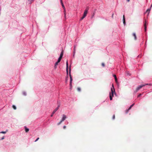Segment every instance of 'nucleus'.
Wrapping results in <instances>:
<instances>
[{
	"label": "nucleus",
	"instance_id": "obj_1",
	"mask_svg": "<svg viewBox=\"0 0 152 152\" xmlns=\"http://www.w3.org/2000/svg\"><path fill=\"white\" fill-rule=\"evenodd\" d=\"M112 87L113 89L112 88H111V92L110 93V99L111 100H112V97L114 96V92L115 93V89L114 88L113 85H112Z\"/></svg>",
	"mask_w": 152,
	"mask_h": 152
},
{
	"label": "nucleus",
	"instance_id": "obj_2",
	"mask_svg": "<svg viewBox=\"0 0 152 152\" xmlns=\"http://www.w3.org/2000/svg\"><path fill=\"white\" fill-rule=\"evenodd\" d=\"M150 85V84H147L145 83L144 84L142 85H140L139 86L137 87L136 89V90L135 91V92H137L138 90H139L140 88H141L142 87L145 86V85Z\"/></svg>",
	"mask_w": 152,
	"mask_h": 152
},
{
	"label": "nucleus",
	"instance_id": "obj_3",
	"mask_svg": "<svg viewBox=\"0 0 152 152\" xmlns=\"http://www.w3.org/2000/svg\"><path fill=\"white\" fill-rule=\"evenodd\" d=\"M59 105H58L53 111L52 114L51 115V116L52 117L53 115L55 113V112L58 110Z\"/></svg>",
	"mask_w": 152,
	"mask_h": 152
},
{
	"label": "nucleus",
	"instance_id": "obj_4",
	"mask_svg": "<svg viewBox=\"0 0 152 152\" xmlns=\"http://www.w3.org/2000/svg\"><path fill=\"white\" fill-rule=\"evenodd\" d=\"M88 10V7H87L85 10L83 15L84 16H86Z\"/></svg>",
	"mask_w": 152,
	"mask_h": 152
},
{
	"label": "nucleus",
	"instance_id": "obj_5",
	"mask_svg": "<svg viewBox=\"0 0 152 152\" xmlns=\"http://www.w3.org/2000/svg\"><path fill=\"white\" fill-rule=\"evenodd\" d=\"M61 2L62 5V6L63 8V9L64 10V15H65V17L66 16V10H65V7L64 5L63 4V2L62 1V0L61 1Z\"/></svg>",
	"mask_w": 152,
	"mask_h": 152
},
{
	"label": "nucleus",
	"instance_id": "obj_6",
	"mask_svg": "<svg viewBox=\"0 0 152 152\" xmlns=\"http://www.w3.org/2000/svg\"><path fill=\"white\" fill-rule=\"evenodd\" d=\"M68 61H67L66 63V71L67 72V74L68 75Z\"/></svg>",
	"mask_w": 152,
	"mask_h": 152
},
{
	"label": "nucleus",
	"instance_id": "obj_7",
	"mask_svg": "<svg viewBox=\"0 0 152 152\" xmlns=\"http://www.w3.org/2000/svg\"><path fill=\"white\" fill-rule=\"evenodd\" d=\"M70 68H69V76L70 77V81H72V76L71 75V74H70Z\"/></svg>",
	"mask_w": 152,
	"mask_h": 152
},
{
	"label": "nucleus",
	"instance_id": "obj_8",
	"mask_svg": "<svg viewBox=\"0 0 152 152\" xmlns=\"http://www.w3.org/2000/svg\"><path fill=\"white\" fill-rule=\"evenodd\" d=\"M66 118V116L64 115H63V117H62V119L61 120H62V121H64L65 120V119Z\"/></svg>",
	"mask_w": 152,
	"mask_h": 152
},
{
	"label": "nucleus",
	"instance_id": "obj_9",
	"mask_svg": "<svg viewBox=\"0 0 152 152\" xmlns=\"http://www.w3.org/2000/svg\"><path fill=\"white\" fill-rule=\"evenodd\" d=\"M24 128H25V132H28L29 131V129H28L27 128L26 126H25Z\"/></svg>",
	"mask_w": 152,
	"mask_h": 152
},
{
	"label": "nucleus",
	"instance_id": "obj_10",
	"mask_svg": "<svg viewBox=\"0 0 152 152\" xmlns=\"http://www.w3.org/2000/svg\"><path fill=\"white\" fill-rule=\"evenodd\" d=\"M133 36L134 37V39L136 40L137 39V37L135 33H133Z\"/></svg>",
	"mask_w": 152,
	"mask_h": 152
},
{
	"label": "nucleus",
	"instance_id": "obj_11",
	"mask_svg": "<svg viewBox=\"0 0 152 152\" xmlns=\"http://www.w3.org/2000/svg\"><path fill=\"white\" fill-rule=\"evenodd\" d=\"M113 77H114L115 78L116 82L117 83V78L116 75H113Z\"/></svg>",
	"mask_w": 152,
	"mask_h": 152
},
{
	"label": "nucleus",
	"instance_id": "obj_12",
	"mask_svg": "<svg viewBox=\"0 0 152 152\" xmlns=\"http://www.w3.org/2000/svg\"><path fill=\"white\" fill-rule=\"evenodd\" d=\"M134 105V104H132L130 107L129 108V109H128V110H127V112H128V111Z\"/></svg>",
	"mask_w": 152,
	"mask_h": 152
},
{
	"label": "nucleus",
	"instance_id": "obj_13",
	"mask_svg": "<svg viewBox=\"0 0 152 152\" xmlns=\"http://www.w3.org/2000/svg\"><path fill=\"white\" fill-rule=\"evenodd\" d=\"M63 53H63V50L61 53V54H60V56H61V57H62L63 55Z\"/></svg>",
	"mask_w": 152,
	"mask_h": 152
},
{
	"label": "nucleus",
	"instance_id": "obj_14",
	"mask_svg": "<svg viewBox=\"0 0 152 152\" xmlns=\"http://www.w3.org/2000/svg\"><path fill=\"white\" fill-rule=\"evenodd\" d=\"M144 28H145V31H146V23H145L144 24Z\"/></svg>",
	"mask_w": 152,
	"mask_h": 152
},
{
	"label": "nucleus",
	"instance_id": "obj_15",
	"mask_svg": "<svg viewBox=\"0 0 152 152\" xmlns=\"http://www.w3.org/2000/svg\"><path fill=\"white\" fill-rule=\"evenodd\" d=\"M63 121H62V120H61L59 123H58L57 124V125H59L61 123L63 122Z\"/></svg>",
	"mask_w": 152,
	"mask_h": 152
},
{
	"label": "nucleus",
	"instance_id": "obj_16",
	"mask_svg": "<svg viewBox=\"0 0 152 152\" xmlns=\"http://www.w3.org/2000/svg\"><path fill=\"white\" fill-rule=\"evenodd\" d=\"M6 132H7V131H5V132L2 131L1 132H0V133L4 134H6Z\"/></svg>",
	"mask_w": 152,
	"mask_h": 152
},
{
	"label": "nucleus",
	"instance_id": "obj_17",
	"mask_svg": "<svg viewBox=\"0 0 152 152\" xmlns=\"http://www.w3.org/2000/svg\"><path fill=\"white\" fill-rule=\"evenodd\" d=\"M12 108L16 110V107L14 105H13L12 106Z\"/></svg>",
	"mask_w": 152,
	"mask_h": 152
},
{
	"label": "nucleus",
	"instance_id": "obj_18",
	"mask_svg": "<svg viewBox=\"0 0 152 152\" xmlns=\"http://www.w3.org/2000/svg\"><path fill=\"white\" fill-rule=\"evenodd\" d=\"M95 15V12H94V13H93V15L91 16V18H92L94 17V15Z\"/></svg>",
	"mask_w": 152,
	"mask_h": 152
},
{
	"label": "nucleus",
	"instance_id": "obj_19",
	"mask_svg": "<svg viewBox=\"0 0 152 152\" xmlns=\"http://www.w3.org/2000/svg\"><path fill=\"white\" fill-rule=\"evenodd\" d=\"M86 17V16H84V15H83V16L81 18V20H82L83 19Z\"/></svg>",
	"mask_w": 152,
	"mask_h": 152
},
{
	"label": "nucleus",
	"instance_id": "obj_20",
	"mask_svg": "<svg viewBox=\"0 0 152 152\" xmlns=\"http://www.w3.org/2000/svg\"><path fill=\"white\" fill-rule=\"evenodd\" d=\"M72 81H70V89H71L72 87Z\"/></svg>",
	"mask_w": 152,
	"mask_h": 152
},
{
	"label": "nucleus",
	"instance_id": "obj_21",
	"mask_svg": "<svg viewBox=\"0 0 152 152\" xmlns=\"http://www.w3.org/2000/svg\"><path fill=\"white\" fill-rule=\"evenodd\" d=\"M150 10H151L150 8V9H148L147 10L146 12H149L150 11Z\"/></svg>",
	"mask_w": 152,
	"mask_h": 152
},
{
	"label": "nucleus",
	"instance_id": "obj_22",
	"mask_svg": "<svg viewBox=\"0 0 152 152\" xmlns=\"http://www.w3.org/2000/svg\"><path fill=\"white\" fill-rule=\"evenodd\" d=\"M77 90L78 91H80L81 90V89L80 88H77Z\"/></svg>",
	"mask_w": 152,
	"mask_h": 152
},
{
	"label": "nucleus",
	"instance_id": "obj_23",
	"mask_svg": "<svg viewBox=\"0 0 152 152\" xmlns=\"http://www.w3.org/2000/svg\"><path fill=\"white\" fill-rule=\"evenodd\" d=\"M115 115H113V119H115Z\"/></svg>",
	"mask_w": 152,
	"mask_h": 152
},
{
	"label": "nucleus",
	"instance_id": "obj_24",
	"mask_svg": "<svg viewBox=\"0 0 152 152\" xmlns=\"http://www.w3.org/2000/svg\"><path fill=\"white\" fill-rule=\"evenodd\" d=\"M123 21H125V17H124V15L123 16Z\"/></svg>",
	"mask_w": 152,
	"mask_h": 152
},
{
	"label": "nucleus",
	"instance_id": "obj_25",
	"mask_svg": "<svg viewBox=\"0 0 152 152\" xmlns=\"http://www.w3.org/2000/svg\"><path fill=\"white\" fill-rule=\"evenodd\" d=\"M102 65L103 66V67H104L105 66V64H104V63H102Z\"/></svg>",
	"mask_w": 152,
	"mask_h": 152
},
{
	"label": "nucleus",
	"instance_id": "obj_26",
	"mask_svg": "<svg viewBox=\"0 0 152 152\" xmlns=\"http://www.w3.org/2000/svg\"><path fill=\"white\" fill-rule=\"evenodd\" d=\"M39 137L37 138L36 139V140L35 141V142H37V140H39Z\"/></svg>",
	"mask_w": 152,
	"mask_h": 152
},
{
	"label": "nucleus",
	"instance_id": "obj_27",
	"mask_svg": "<svg viewBox=\"0 0 152 152\" xmlns=\"http://www.w3.org/2000/svg\"><path fill=\"white\" fill-rule=\"evenodd\" d=\"M58 62H56L55 63V65H56L57 66V65H58Z\"/></svg>",
	"mask_w": 152,
	"mask_h": 152
},
{
	"label": "nucleus",
	"instance_id": "obj_28",
	"mask_svg": "<svg viewBox=\"0 0 152 152\" xmlns=\"http://www.w3.org/2000/svg\"><path fill=\"white\" fill-rule=\"evenodd\" d=\"M62 57L60 56L59 58H58L61 61Z\"/></svg>",
	"mask_w": 152,
	"mask_h": 152
},
{
	"label": "nucleus",
	"instance_id": "obj_29",
	"mask_svg": "<svg viewBox=\"0 0 152 152\" xmlns=\"http://www.w3.org/2000/svg\"><path fill=\"white\" fill-rule=\"evenodd\" d=\"M4 139V136L3 137H2L1 139V140H3V139Z\"/></svg>",
	"mask_w": 152,
	"mask_h": 152
},
{
	"label": "nucleus",
	"instance_id": "obj_30",
	"mask_svg": "<svg viewBox=\"0 0 152 152\" xmlns=\"http://www.w3.org/2000/svg\"><path fill=\"white\" fill-rule=\"evenodd\" d=\"M66 126H64L63 127V128L64 129H65L66 128Z\"/></svg>",
	"mask_w": 152,
	"mask_h": 152
},
{
	"label": "nucleus",
	"instance_id": "obj_31",
	"mask_svg": "<svg viewBox=\"0 0 152 152\" xmlns=\"http://www.w3.org/2000/svg\"><path fill=\"white\" fill-rule=\"evenodd\" d=\"M60 61H61V60L58 59L57 62H58L59 63V62H60Z\"/></svg>",
	"mask_w": 152,
	"mask_h": 152
},
{
	"label": "nucleus",
	"instance_id": "obj_32",
	"mask_svg": "<svg viewBox=\"0 0 152 152\" xmlns=\"http://www.w3.org/2000/svg\"><path fill=\"white\" fill-rule=\"evenodd\" d=\"M141 95V94H140L138 96V97H139Z\"/></svg>",
	"mask_w": 152,
	"mask_h": 152
},
{
	"label": "nucleus",
	"instance_id": "obj_33",
	"mask_svg": "<svg viewBox=\"0 0 152 152\" xmlns=\"http://www.w3.org/2000/svg\"><path fill=\"white\" fill-rule=\"evenodd\" d=\"M54 68L55 69H56L57 68V66L56 65H55L54 66Z\"/></svg>",
	"mask_w": 152,
	"mask_h": 152
},
{
	"label": "nucleus",
	"instance_id": "obj_34",
	"mask_svg": "<svg viewBox=\"0 0 152 152\" xmlns=\"http://www.w3.org/2000/svg\"><path fill=\"white\" fill-rule=\"evenodd\" d=\"M54 68L55 69H56L57 68V66L56 65H55L54 66Z\"/></svg>",
	"mask_w": 152,
	"mask_h": 152
},
{
	"label": "nucleus",
	"instance_id": "obj_35",
	"mask_svg": "<svg viewBox=\"0 0 152 152\" xmlns=\"http://www.w3.org/2000/svg\"><path fill=\"white\" fill-rule=\"evenodd\" d=\"M123 23H124V25H125V24H126L125 21H123Z\"/></svg>",
	"mask_w": 152,
	"mask_h": 152
},
{
	"label": "nucleus",
	"instance_id": "obj_36",
	"mask_svg": "<svg viewBox=\"0 0 152 152\" xmlns=\"http://www.w3.org/2000/svg\"><path fill=\"white\" fill-rule=\"evenodd\" d=\"M23 94H24V95H26V93H23Z\"/></svg>",
	"mask_w": 152,
	"mask_h": 152
},
{
	"label": "nucleus",
	"instance_id": "obj_37",
	"mask_svg": "<svg viewBox=\"0 0 152 152\" xmlns=\"http://www.w3.org/2000/svg\"><path fill=\"white\" fill-rule=\"evenodd\" d=\"M130 0H127V1L128 2H129V1H130Z\"/></svg>",
	"mask_w": 152,
	"mask_h": 152
},
{
	"label": "nucleus",
	"instance_id": "obj_38",
	"mask_svg": "<svg viewBox=\"0 0 152 152\" xmlns=\"http://www.w3.org/2000/svg\"><path fill=\"white\" fill-rule=\"evenodd\" d=\"M152 7V4L151 5V7H150V8H151Z\"/></svg>",
	"mask_w": 152,
	"mask_h": 152
},
{
	"label": "nucleus",
	"instance_id": "obj_39",
	"mask_svg": "<svg viewBox=\"0 0 152 152\" xmlns=\"http://www.w3.org/2000/svg\"><path fill=\"white\" fill-rule=\"evenodd\" d=\"M113 14L112 15V17H113Z\"/></svg>",
	"mask_w": 152,
	"mask_h": 152
},
{
	"label": "nucleus",
	"instance_id": "obj_40",
	"mask_svg": "<svg viewBox=\"0 0 152 152\" xmlns=\"http://www.w3.org/2000/svg\"><path fill=\"white\" fill-rule=\"evenodd\" d=\"M62 0H60V1H61Z\"/></svg>",
	"mask_w": 152,
	"mask_h": 152
}]
</instances>
